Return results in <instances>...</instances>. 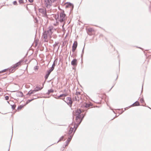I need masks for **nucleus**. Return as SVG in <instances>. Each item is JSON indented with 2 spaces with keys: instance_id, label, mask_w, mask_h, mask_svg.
I'll return each instance as SVG.
<instances>
[{
  "instance_id": "c756f323",
  "label": "nucleus",
  "mask_w": 151,
  "mask_h": 151,
  "mask_svg": "<svg viewBox=\"0 0 151 151\" xmlns=\"http://www.w3.org/2000/svg\"><path fill=\"white\" fill-rule=\"evenodd\" d=\"M64 138V136H62L60 138L59 140L57 142V143L58 142L60 141L63 140Z\"/></svg>"
},
{
  "instance_id": "bb28decb",
  "label": "nucleus",
  "mask_w": 151,
  "mask_h": 151,
  "mask_svg": "<svg viewBox=\"0 0 151 151\" xmlns=\"http://www.w3.org/2000/svg\"><path fill=\"white\" fill-rule=\"evenodd\" d=\"M23 105H20L18 107L17 109L18 110H20L23 107Z\"/></svg>"
},
{
  "instance_id": "f3484780",
  "label": "nucleus",
  "mask_w": 151,
  "mask_h": 151,
  "mask_svg": "<svg viewBox=\"0 0 151 151\" xmlns=\"http://www.w3.org/2000/svg\"><path fill=\"white\" fill-rule=\"evenodd\" d=\"M17 96L22 97L23 96V94L22 92L21 91H19L17 92Z\"/></svg>"
},
{
  "instance_id": "f03ea898",
  "label": "nucleus",
  "mask_w": 151,
  "mask_h": 151,
  "mask_svg": "<svg viewBox=\"0 0 151 151\" xmlns=\"http://www.w3.org/2000/svg\"><path fill=\"white\" fill-rule=\"evenodd\" d=\"M38 10L39 12L41 14L42 16L45 17H47V10L46 8H39Z\"/></svg>"
},
{
  "instance_id": "49530a36",
  "label": "nucleus",
  "mask_w": 151,
  "mask_h": 151,
  "mask_svg": "<svg viewBox=\"0 0 151 151\" xmlns=\"http://www.w3.org/2000/svg\"><path fill=\"white\" fill-rule=\"evenodd\" d=\"M75 100L76 101L77 100V98L76 96L75 97Z\"/></svg>"
},
{
  "instance_id": "4468645a",
  "label": "nucleus",
  "mask_w": 151,
  "mask_h": 151,
  "mask_svg": "<svg viewBox=\"0 0 151 151\" xmlns=\"http://www.w3.org/2000/svg\"><path fill=\"white\" fill-rule=\"evenodd\" d=\"M140 105V104L139 102L138 101H136L134 103L132 104L129 107H131V106H139Z\"/></svg>"
},
{
  "instance_id": "ddd939ff",
  "label": "nucleus",
  "mask_w": 151,
  "mask_h": 151,
  "mask_svg": "<svg viewBox=\"0 0 151 151\" xmlns=\"http://www.w3.org/2000/svg\"><path fill=\"white\" fill-rule=\"evenodd\" d=\"M73 128L72 127H70V129L69 130L68 133V135L70 136V135H71L72 133L73 132Z\"/></svg>"
},
{
  "instance_id": "ea45409f",
  "label": "nucleus",
  "mask_w": 151,
  "mask_h": 151,
  "mask_svg": "<svg viewBox=\"0 0 151 151\" xmlns=\"http://www.w3.org/2000/svg\"><path fill=\"white\" fill-rule=\"evenodd\" d=\"M140 101L141 103H142L144 102V100L143 99H141Z\"/></svg>"
},
{
  "instance_id": "de8ad7c7",
  "label": "nucleus",
  "mask_w": 151,
  "mask_h": 151,
  "mask_svg": "<svg viewBox=\"0 0 151 151\" xmlns=\"http://www.w3.org/2000/svg\"><path fill=\"white\" fill-rule=\"evenodd\" d=\"M128 107H126L125 108H124V110H126V109H128Z\"/></svg>"
},
{
  "instance_id": "a211bd4d",
  "label": "nucleus",
  "mask_w": 151,
  "mask_h": 151,
  "mask_svg": "<svg viewBox=\"0 0 151 151\" xmlns=\"http://www.w3.org/2000/svg\"><path fill=\"white\" fill-rule=\"evenodd\" d=\"M75 125L73 127V128L75 129V130L74 131L73 133L74 134V132L76 131V130L77 129L79 125L80 124H79V122L78 124H76L75 123Z\"/></svg>"
},
{
  "instance_id": "9d476101",
  "label": "nucleus",
  "mask_w": 151,
  "mask_h": 151,
  "mask_svg": "<svg viewBox=\"0 0 151 151\" xmlns=\"http://www.w3.org/2000/svg\"><path fill=\"white\" fill-rule=\"evenodd\" d=\"M48 35L47 33V31H43L42 37L45 40V41L46 42L45 40L47 38V35Z\"/></svg>"
},
{
  "instance_id": "72a5a7b5",
  "label": "nucleus",
  "mask_w": 151,
  "mask_h": 151,
  "mask_svg": "<svg viewBox=\"0 0 151 151\" xmlns=\"http://www.w3.org/2000/svg\"><path fill=\"white\" fill-rule=\"evenodd\" d=\"M38 98V97L36 96H34L33 97L32 99H33V100L34 99H37Z\"/></svg>"
},
{
  "instance_id": "423d86ee",
  "label": "nucleus",
  "mask_w": 151,
  "mask_h": 151,
  "mask_svg": "<svg viewBox=\"0 0 151 151\" xmlns=\"http://www.w3.org/2000/svg\"><path fill=\"white\" fill-rule=\"evenodd\" d=\"M81 111L80 109H78L77 110L76 113V120L77 121H78V120L81 117Z\"/></svg>"
},
{
  "instance_id": "dca6fc26",
  "label": "nucleus",
  "mask_w": 151,
  "mask_h": 151,
  "mask_svg": "<svg viewBox=\"0 0 151 151\" xmlns=\"http://www.w3.org/2000/svg\"><path fill=\"white\" fill-rule=\"evenodd\" d=\"M85 115V114L84 115H83V114H82L81 115L82 116H81V117L78 119L79 120V124H80L81 123V122L83 120L84 117Z\"/></svg>"
},
{
  "instance_id": "f8f14e48",
  "label": "nucleus",
  "mask_w": 151,
  "mask_h": 151,
  "mask_svg": "<svg viewBox=\"0 0 151 151\" xmlns=\"http://www.w3.org/2000/svg\"><path fill=\"white\" fill-rule=\"evenodd\" d=\"M44 84H42V86L41 87H39L38 86H37L35 88L34 90L35 91V92H36L39 91L41 90L43 87Z\"/></svg>"
},
{
  "instance_id": "393cba45",
  "label": "nucleus",
  "mask_w": 151,
  "mask_h": 151,
  "mask_svg": "<svg viewBox=\"0 0 151 151\" xmlns=\"http://www.w3.org/2000/svg\"><path fill=\"white\" fill-rule=\"evenodd\" d=\"M94 31L93 28H89L88 29V31L90 32H92Z\"/></svg>"
},
{
  "instance_id": "58836bf2",
  "label": "nucleus",
  "mask_w": 151,
  "mask_h": 151,
  "mask_svg": "<svg viewBox=\"0 0 151 151\" xmlns=\"http://www.w3.org/2000/svg\"><path fill=\"white\" fill-rule=\"evenodd\" d=\"M13 4L14 5H16L17 4V2L16 1H14L13 2Z\"/></svg>"
},
{
  "instance_id": "412c9836",
  "label": "nucleus",
  "mask_w": 151,
  "mask_h": 151,
  "mask_svg": "<svg viewBox=\"0 0 151 151\" xmlns=\"http://www.w3.org/2000/svg\"><path fill=\"white\" fill-rule=\"evenodd\" d=\"M8 69V70H9V71L11 73H13L15 70L12 67L11 68Z\"/></svg>"
},
{
  "instance_id": "7ed1b4c3",
  "label": "nucleus",
  "mask_w": 151,
  "mask_h": 151,
  "mask_svg": "<svg viewBox=\"0 0 151 151\" xmlns=\"http://www.w3.org/2000/svg\"><path fill=\"white\" fill-rule=\"evenodd\" d=\"M68 105H70V107H71L73 101L72 100L71 98L70 97H67L66 98V100H63Z\"/></svg>"
},
{
  "instance_id": "2f4dec72",
  "label": "nucleus",
  "mask_w": 151,
  "mask_h": 151,
  "mask_svg": "<svg viewBox=\"0 0 151 151\" xmlns=\"http://www.w3.org/2000/svg\"><path fill=\"white\" fill-rule=\"evenodd\" d=\"M62 95H63L62 94H61L59 96H57L56 97H55V98L56 99H58L60 97H62Z\"/></svg>"
},
{
  "instance_id": "5701e85b",
  "label": "nucleus",
  "mask_w": 151,
  "mask_h": 151,
  "mask_svg": "<svg viewBox=\"0 0 151 151\" xmlns=\"http://www.w3.org/2000/svg\"><path fill=\"white\" fill-rule=\"evenodd\" d=\"M53 69L52 68H50L49 70H47V73L50 74V73L53 70Z\"/></svg>"
},
{
  "instance_id": "39448f33",
  "label": "nucleus",
  "mask_w": 151,
  "mask_h": 151,
  "mask_svg": "<svg viewBox=\"0 0 151 151\" xmlns=\"http://www.w3.org/2000/svg\"><path fill=\"white\" fill-rule=\"evenodd\" d=\"M65 8H70V10L71 12L73 10L74 7V6L73 4L70 2H66L65 4Z\"/></svg>"
},
{
  "instance_id": "8fccbe9b",
  "label": "nucleus",
  "mask_w": 151,
  "mask_h": 151,
  "mask_svg": "<svg viewBox=\"0 0 151 151\" xmlns=\"http://www.w3.org/2000/svg\"><path fill=\"white\" fill-rule=\"evenodd\" d=\"M143 85H142V91H143Z\"/></svg>"
},
{
  "instance_id": "4d7b16f0",
  "label": "nucleus",
  "mask_w": 151,
  "mask_h": 151,
  "mask_svg": "<svg viewBox=\"0 0 151 151\" xmlns=\"http://www.w3.org/2000/svg\"><path fill=\"white\" fill-rule=\"evenodd\" d=\"M118 78V76H117V77L116 78V79L117 78Z\"/></svg>"
},
{
  "instance_id": "a18cd8bd",
  "label": "nucleus",
  "mask_w": 151,
  "mask_h": 151,
  "mask_svg": "<svg viewBox=\"0 0 151 151\" xmlns=\"http://www.w3.org/2000/svg\"><path fill=\"white\" fill-rule=\"evenodd\" d=\"M76 120V122H77V123L76 124H78L79 122V119H78V121H77Z\"/></svg>"
},
{
  "instance_id": "e433bc0d",
  "label": "nucleus",
  "mask_w": 151,
  "mask_h": 151,
  "mask_svg": "<svg viewBox=\"0 0 151 151\" xmlns=\"http://www.w3.org/2000/svg\"><path fill=\"white\" fill-rule=\"evenodd\" d=\"M76 48H73V47H72V51L73 52L75 51V50L76 49Z\"/></svg>"
},
{
  "instance_id": "c85d7f7f",
  "label": "nucleus",
  "mask_w": 151,
  "mask_h": 151,
  "mask_svg": "<svg viewBox=\"0 0 151 151\" xmlns=\"http://www.w3.org/2000/svg\"><path fill=\"white\" fill-rule=\"evenodd\" d=\"M33 100V99H29L26 102V104H28V103H29V102H30L31 101H32Z\"/></svg>"
},
{
  "instance_id": "473e14b6",
  "label": "nucleus",
  "mask_w": 151,
  "mask_h": 151,
  "mask_svg": "<svg viewBox=\"0 0 151 151\" xmlns=\"http://www.w3.org/2000/svg\"><path fill=\"white\" fill-rule=\"evenodd\" d=\"M84 47H83V48L82 50V53L81 55V58H82L83 57V53H84Z\"/></svg>"
},
{
  "instance_id": "a19ab883",
  "label": "nucleus",
  "mask_w": 151,
  "mask_h": 151,
  "mask_svg": "<svg viewBox=\"0 0 151 151\" xmlns=\"http://www.w3.org/2000/svg\"><path fill=\"white\" fill-rule=\"evenodd\" d=\"M63 95H62V97H65L67 96V95L66 94H62Z\"/></svg>"
},
{
  "instance_id": "5fc2aeb1",
  "label": "nucleus",
  "mask_w": 151,
  "mask_h": 151,
  "mask_svg": "<svg viewBox=\"0 0 151 151\" xmlns=\"http://www.w3.org/2000/svg\"><path fill=\"white\" fill-rule=\"evenodd\" d=\"M139 48L141 49H142L140 47H139Z\"/></svg>"
},
{
  "instance_id": "6ab92c4d",
  "label": "nucleus",
  "mask_w": 151,
  "mask_h": 151,
  "mask_svg": "<svg viewBox=\"0 0 151 151\" xmlns=\"http://www.w3.org/2000/svg\"><path fill=\"white\" fill-rule=\"evenodd\" d=\"M92 105L91 104L85 103L83 104V106L86 108H88L91 106Z\"/></svg>"
},
{
  "instance_id": "603ef678",
  "label": "nucleus",
  "mask_w": 151,
  "mask_h": 151,
  "mask_svg": "<svg viewBox=\"0 0 151 151\" xmlns=\"http://www.w3.org/2000/svg\"><path fill=\"white\" fill-rule=\"evenodd\" d=\"M7 103H9V101H7Z\"/></svg>"
},
{
  "instance_id": "09e8293b",
  "label": "nucleus",
  "mask_w": 151,
  "mask_h": 151,
  "mask_svg": "<svg viewBox=\"0 0 151 151\" xmlns=\"http://www.w3.org/2000/svg\"><path fill=\"white\" fill-rule=\"evenodd\" d=\"M2 91V89L0 88V92H1Z\"/></svg>"
},
{
  "instance_id": "7c9ffc66",
  "label": "nucleus",
  "mask_w": 151,
  "mask_h": 151,
  "mask_svg": "<svg viewBox=\"0 0 151 151\" xmlns=\"http://www.w3.org/2000/svg\"><path fill=\"white\" fill-rule=\"evenodd\" d=\"M12 106V109L14 110L15 109L16 107V105L15 104H14L13 105H11Z\"/></svg>"
},
{
  "instance_id": "6e6d98bb",
  "label": "nucleus",
  "mask_w": 151,
  "mask_h": 151,
  "mask_svg": "<svg viewBox=\"0 0 151 151\" xmlns=\"http://www.w3.org/2000/svg\"><path fill=\"white\" fill-rule=\"evenodd\" d=\"M124 111H123L122 112V113H123V112Z\"/></svg>"
},
{
  "instance_id": "c9c22d12",
  "label": "nucleus",
  "mask_w": 151,
  "mask_h": 151,
  "mask_svg": "<svg viewBox=\"0 0 151 151\" xmlns=\"http://www.w3.org/2000/svg\"><path fill=\"white\" fill-rule=\"evenodd\" d=\"M9 96H6L5 97V99L6 100H8L9 99Z\"/></svg>"
},
{
  "instance_id": "2eb2a0df",
  "label": "nucleus",
  "mask_w": 151,
  "mask_h": 151,
  "mask_svg": "<svg viewBox=\"0 0 151 151\" xmlns=\"http://www.w3.org/2000/svg\"><path fill=\"white\" fill-rule=\"evenodd\" d=\"M35 91L34 89V90H31L28 91V93H27V95H31L35 93Z\"/></svg>"
},
{
  "instance_id": "aec40b11",
  "label": "nucleus",
  "mask_w": 151,
  "mask_h": 151,
  "mask_svg": "<svg viewBox=\"0 0 151 151\" xmlns=\"http://www.w3.org/2000/svg\"><path fill=\"white\" fill-rule=\"evenodd\" d=\"M78 43L77 41H75L73 44L72 47L76 48L77 46Z\"/></svg>"
},
{
  "instance_id": "9b49d317",
  "label": "nucleus",
  "mask_w": 151,
  "mask_h": 151,
  "mask_svg": "<svg viewBox=\"0 0 151 151\" xmlns=\"http://www.w3.org/2000/svg\"><path fill=\"white\" fill-rule=\"evenodd\" d=\"M71 64L73 66H76L77 65V60L74 59L71 62Z\"/></svg>"
},
{
  "instance_id": "4c0bfd02",
  "label": "nucleus",
  "mask_w": 151,
  "mask_h": 151,
  "mask_svg": "<svg viewBox=\"0 0 151 151\" xmlns=\"http://www.w3.org/2000/svg\"><path fill=\"white\" fill-rule=\"evenodd\" d=\"M58 44V42H55V44L53 45V46L54 47H55Z\"/></svg>"
},
{
  "instance_id": "0eeeda50",
  "label": "nucleus",
  "mask_w": 151,
  "mask_h": 151,
  "mask_svg": "<svg viewBox=\"0 0 151 151\" xmlns=\"http://www.w3.org/2000/svg\"><path fill=\"white\" fill-rule=\"evenodd\" d=\"M53 27L52 26L49 27V29L47 31V33L48 35L50 36L52 35V34L53 33L52 30H53Z\"/></svg>"
},
{
  "instance_id": "c03bdc74",
  "label": "nucleus",
  "mask_w": 151,
  "mask_h": 151,
  "mask_svg": "<svg viewBox=\"0 0 151 151\" xmlns=\"http://www.w3.org/2000/svg\"><path fill=\"white\" fill-rule=\"evenodd\" d=\"M80 93L79 92H76V94L77 95H80Z\"/></svg>"
},
{
  "instance_id": "13d9d810",
  "label": "nucleus",
  "mask_w": 151,
  "mask_h": 151,
  "mask_svg": "<svg viewBox=\"0 0 151 151\" xmlns=\"http://www.w3.org/2000/svg\"><path fill=\"white\" fill-rule=\"evenodd\" d=\"M13 130L12 129V133H13Z\"/></svg>"
},
{
  "instance_id": "79ce46f5",
  "label": "nucleus",
  "mask_w": 151,
  "mask_h": 151,
  "mask_svg": "<svg viewBox=\"0 0 151 151\" xmlns=\"http://www.w3.org/2000/svg\"><path fill=\"white\" fill-rule=\"evenodd\" d=\"M11 139L10 140V145H9V148L8 150V151H9V150H10V144H11Z\"/></svg>"
},
{
  "instance_id": "f704fd0d",
  "label": "nucleus",
  "mask_w": 151,
  "mask_h": 151,
  "mask_svg": "<svg viewBox=\"0 0 151 151\" xmlns=\"http://www.w3.org/2000/svg\"><path fill=\"white\" fill-rule=\"evenodd\" d=\"M19 4H21L24 3V1L23 0H19Z\"/></svg>"
},
{
  "instance_id": "37998d69",
  "label": "nucleus",
  "mask_w": 151,
  "mask_h": 151,
  "mask_svg": "<svg viewBox=\"0 0 151 151\" xmlns=\"http://www.w3.org/2000/svg\"><path fill=\"white\" fill-rule=\"evenodd\" d=\"M28 1L30 3H32L33 2V0H28Z\"/></svg>"
},
{
  "instance_id": "cd10ccee",
  "label": "nucleus",
  "mask_w": 151,
  "mask_h": 151,
  "mask_svg": "<svg viewBox=\"0 0 151 151\" xmlns=\"http://www.w3.org/2000/svg\"><path fill=\"white\" fill-rule=\"evenodd\" d=\"M55 65V61H54V62L53 63L52 65V67L51 68H52L53 69H54Z\"/></svg>"
},
{
  "instance_id": "6e6552de",
  "label": "nucleus",
  "mask_w": 151,
  "mask_h": 151,
  "mask_svg": "<svg viewBox=\"0 0 151 151\" xmlns=\"http://www.w3.org/2000/svg\"><path fill=\"white\" fill-rule=\"evenodd\" d=\"M23 61L22 60H21L19 62L16 63L15 64L13 65L12 67L14 69L17 67H18L19 65H20L22 63Z\"/></svg>"
},
{
  "instance_id": "3c124183",
  "label": "nucleus",
  "mask_w": 151,
  "mask_h": 151,
  "mask_svg": "<svg viewBox=\"0 0 151 151\" xmlns=\"http://www.w3.org/2000/svg\"><path fill=\"white\" fill-rule=\"evenodd\" d=\"M26 8L27 9H28V7L27 6H26Z\"/></svg>"
},
{
  "instance_id": "b1692460",
  "label": "nucleus",
  "mask_w": 151,
  "mask_h": 151,
  "mask_svg": "<svg viewBox=\"0 0 151 151\" xmlns=\"http://www.w3.org/2000/svg\"><path fill=\"white\" fill-rule=\"evenodd\" d=\"M50 74L47 73L45 76V81L47 80Z\"/></svg>"
},
{
  "instance_id": "f257e3e1",
  "label": "nucleus",
  "mask_w": 151,
  "mask_h": 151,
  "mask_svg": "<svg viewBox=\"0 0 151 151\" xmlns=\"http://www.w3.org/2000/svg\"><path fill=\"white\" fill-rule=\"evenodd\" d=\"M57 0H45V4L47 8L50 7L52 6V4Z\"/></svg>"
},
{
  "instance_id": "1a4fd4ad",
  "label": "nucleus",
  "mask_w": 151,
  "mask_h": 151,
  "mask_svg": "<svg viewBox=\"0 0 151 151\" xmlns=\"http://www.w3.org/2000/svg\"><path fill=\"white\" fill-rule=\"evenodd\" d=\"M73 134H73H72L71 135H70V136H69V137H68V139L65 142V143L66 144V145H65V146H67L68 144L70 142L73 136Z\"/></svg>"
},
{
  "instance_id": "a878e982",
  "label": "nucleus",
  "mask_w": 151,
  "mask_h": 151,
  "mask_svg": "<svg viewBox=\"0 0 151 151\" xmlns=\"http://www.w3.org/2000/svg\"><path fill=\"white\" fill-rule=\"evenodd\" d=\"M9 69H6L4 70H2L0 71V73H4L5 72L6 70H8Z\"/></svg>"
},
{
  "instance_id": "4be33fe9",
  "label": "nucleus",
  "mask_w": 151,
  "mask_h": 151,
  "mask_svg": "<svg viewBox=\"0 0 151 151\" xmlns=\"http://www.w3.org/2000/svg\"><path fill=\"white\" fill-rule=\"evenodd\" d=\"M54 91L52 89H50V90H48V92L47 93V94H49L50 93H53Z\"/></svg>"
},
{
  "instance_id": "864d4df0",
  "label": "nucleus",
  "mask_w": 151,
  "mask_h": 151,
  "mask_svg": "<svg viewBox=\"0 0 151 151\" xmlns=\"http://www.w3.org/2000/svg\"><path fill=\"white\" fill-rule=\"evenodd\" d=\"M113 86L111 88V89H110V90L112 89V88L113 87Z\"/></svg>"
},
{
  "instance_id": "20e7f679",
  "label": "nucleus",
  "mask_w": 151,
  "mask_h": 151,
  "mask_svg": "<svg viewBox=\"0 0 151 151\" xmlns=\"http://www.w3.org/2000/svg\"><path fill=\"white\" fill-rule=\"evenodd\" d=\"M65 14L64 13V11L63 10L62 12L60 14V19L59 21L60 22H63L65 20L64 18L65 16Z\"/></svg>"
}]
</instances>
